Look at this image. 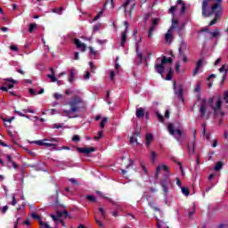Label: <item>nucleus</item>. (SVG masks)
Masks as SVG:
<instances>
[{"label": "nucleus", "mask_w": 228, "mask_h": 228, "mask_svg": "<svg viewBox=\"0 0 228 228\" xmlns=\"http://www.w3.org/2000/svg\"><path fill=\"white\" fill-rule=\"evenodd\" d=\"M99 211H100V213H101V215H102V218L104 220V219H106V210H104V208H99Z\"/></svg>", "instance_id": "obj_42"}, {"label": "nucleus", "mask_w": 228, "mask_h": 228, "mask_svg": "<svg viewBox=\"0 0 228 228\" xmlns=\"http://www.w3.org/2000/svg\"><path fill=\"white\" fill-rule=\"evenodd\" d=\"M175 10H177L176 5L171 6V8L169 9V13H171V15H175Z\"/></svg>", "instance_id": "obj_44"}, {"label": "nucleus", "mask_w": 228, "mask_h": 228, "mask_svg": "<svg viewBox=\"0 0 228 228\" xmlns=\"http://www.w3.org/2000/svg\"><path fill=\"white\" fill-rule=\"evenodd\" d=\"M214 102H215V97L210 98L208 100V104L210 108H212V110H214V113H218V111H220V108H222V100L217 99L216 102V105H214Z\"/></svg>", "instance_id": "obj_7"}, {"label": "nucleus", "mask_w": 228, "mask_h": 228, "mask_svg": "<svg viewBox=\"0 0 228 228\" xmlns=\"http://www.w3.org/2000/svg\"><path fill=\"white\" fill-rule=\"evenodd\" d=\"M0 211L3 215L8 211V206H4L2 208H0Z\"/></svg>", "instance_id": "obj_52"}, {"label": "nucleus", "mask_w": 228, "mask_h": 228, "mask_svg": "<svg viewBox=\"0 0 228 228\" xmlns=\"http://www.w3.org/2000/svg\"><path fill=\"white\" fill-rule=\"evenodd\" d=\"M15 115H19V117H26V115L22 114V112L19 110H14Z\"/></svg>", "instance_id": "obj_62"}, {"label": "nucleus", "mask_w": 228, "mask_h": 228, "mask_svg": "<svg viewBox=\"0 0 228 228\" xmlns=\"http://www.w3.org/2000/svg\"><path fill=\"white\" fill-rule=\"evenodd\" d=\"M53 97H54V99H61V97H63V95H61V94H58V93H55L54 94H53Z\"/></svg>", "instance_id": "obj_56"}, {"label": "nucleus", "mask_w": 228, "mask_h": 228, "mask_svg": "<svg viewBox=\"0 0 228 228\" xmlns=\"http://www.w3.org/2000/svg\"><path fill=\"white\" fill-rule=\"evenodd\" d=\"M173 90L175 95L178 97V100L182 101V102H184V86L182 84L177 85V82L174 81Z\"/></svg>", "instance_id": "obj_5"}, {"label": "nucleus", "mask_w": 228, "mask_h": 228, "mask_svg": "<svg viewBox=\"0 0 228 228\" xmlns=\"http://www.w3.org/2000/svg\"><path fill=\"white\" fill-rule=\"evenodd\" d=\"M86 199H87V200H89V202H96L97 199H95V196L94 195H87L86 197Z\"/></svg>", "instance_id": "obj_39"}, {"label": "nucleus", "mask_w": 228, "mask_h": 228, "mask_svg": "<svg viewBox=\"0 0 228 228\" xmlns=\"http://www.w3.org/2000/svg\"><path fill=\"white\" fill-rule=\"evenodd\" d=\"M224 167V164L222 162H217L215 167H214V170L216 172H218V170H222V167Z\"/></svg>", "instance_id": "obj_32"}, {"label": "nucleus", "mask_w": 228, "mask_h": 228, "mask_svg": "<svg viewBox=\"0 0 228 228\" xmlns=\"http://www.w3.org/2000/svg\"><path fill=\"white\" fill-rule=\"evenodd\" d=\"M31 216H32V218H34V220H37L38 224H40V221H42V217H40V216H38V215H37L35 213H32Z\"/></svg>", "instance_id": "obj_40"}, {"label": "nucleus", "mask_w": 228, "mask_h": 228, "mask_svg": "<svg viewBox=\"0 0 228 228\" xmlns=\"http://www.w3.org/2000/svg\"><path fill=\"white\" fill-rule=\"evenodd\" d=\"M158 24H159V18H154L148 32V38H152V33H154L156 28H158Z\"/></svg>", "instance_id": "obj_9"}, {"label": "nucleus", "mask_w": 228, "mask_h": 228, "mask_svg": "<svg viewBox=\"0 0 228 228\" xmlns=\"http://www.w3.org/2000/svg\"><path fill=\"white\" fill-rule=\"evenodd\" d=\"M135 117L137 118H142V117H145V110H143V108H139L136 110Z\"/></svg>", "instance_id": "obj_21"}, {"label": "nucleus", "mask_w": 228, "mask_h": 228, "mask_svg": "<svg viewBox=\"0 0 228 228\" xmlns=\"http://www.w3.org/2000/svg\"><path fill=\"white\" fill-rule=\"evenodd\" d=\"M224 99L225 102L228 104V91H225L224 94Z\"/></svg>", "instance_id": "obj_55"}, {"label": "nucleus", "mask_w": 228, "mask_h": 228, "mask_svg": "<svg viewBox=\"0 0 228 228\" xmlns=\"http://www.w3.org/2000/svg\"><path fill=\"white\" fill-rule=\"evenodd\" d=\"M131 4V0H126V3L122 5L125 9V13L127 15V6Z\"/></svg>", "instance_id": "obj_38"}, {"label": "nucleus", "mask_w": 228, "mask_h": 228, "mask_svg": "<svg viewBox=\"0 0 228 228\" xmlns=\"http://www.w3.org/2000/svg\"><path fill=\"white\" fill-rule=\"evenodd\" d=\"M104 12H106V4L103 5V9L97 13L94 20H99V19L104 15Z\"/></svg>", "instance_id": "obj_24"}, {"label": "nucleus", "mask_w": 228, "mask_h": 228, "mask_svg": "<svg viewBox=\"0 0 228 228\" xmlns=\"http://www.w3.org/2000/svg\"><path fill=\"white\" fill-rule=\"evenodd\" d=\"M67 104L70 109L62 110L61 115L62 117H68V118H77L79 115L75 113H81V111L86 110V102L79 95L73 96Z\"/></svg>", "instance_id": "obj_2"}, {"label": "nucleus", "mask_w": 228, "mask_h": 228, "mask_svg": "<svg viewBox=\"0 0 228 228\" xmlns=\"http://www.w3.org/2000/svg\"><path fill=\"white\" fill-rule=\"evenodd\" d=\"M50 71L52 72V74L47 75V77L51 79L52 83H57V85H60L61 81L58 80V78L54 77V69L50 68Z\"/></svg>", "instance_id": "obj_20"}, {"label": "nucleus", "mask_w": 228, "mask_h": 228, "mask_svg": "<svg viewBox=\"0 0 228 228\" xmlns=\"http://www.w3.org/2000/svg\"><path fill=\"white\" fill-rule=\"evenodd\" d=\"M206 111H208V103L206 100H202V102L200 108V113L201 117H206Z\"/></svg>", "instance_id": "obj_18"}, {"label": "nucleus", "mask_w": 228, "mask_h": 228, "mask_svg": "<svg viewBox=\"0 0 228 228\" xmlns=\"http://www.w3.org/2000/svg\"><path fill=\"white\" fill-rule=\"evenodd\" d=\"M159 184L162 188L164 195H168L169 190L174 188V183H172V180H170L168 176H165L164 179L159 182Z\"/></svg>", "instance_id": "obj_6"}, {"label": "nucleus", "mask_w": 228, "mask_h": 228, "mask_svg": "<svg viewBox=\"0 0 228 228\" xmlns=\"http://www.w3.org/2000/svg\"><path fill=\"white\" fill-rule=\"evenodd\" d=\"M187 151L189 156H193V154H195V135L193 140L187 145Z\"/></svg>", "instance_id": "obj_16"}, {"label": "nucleus", "mask_w": 228, "mask_h": 228, "mask_svg": "<svg viewBox=\"0 0 228 228\" xmlns=\"http://www.w3.org/2000/svg\"><path fill=\"white\" fill-rule=\"evenodd\" d=\"M61 12H63V8H55L53 9V13H58V15H61Z\"/></svg>", "instance_id": "obj_45"}, {"label": "nucleus", "mask_w": 228, "mask_h": 228, "mask_svg": "<svg viewBox=\"0 0 228 228\" xmlns=\"http://www.w3.org/2000/svg\"><path fill=\"white\" fill-rule=\"evenodd\" d=\"M201 10L203 17H211L215 13L216 18L209 23V26H215L222 15V0H203Z\"/></svg>", "instance_id": "obj_1"}, {"label": "nucleus", "mask_w": 228, "mask_h": 228, "mask_svg": "<svg viewBox=\"0 0 228 228\" xmlns=\"http://www.w3.org/2000/svg\"><path fill=\"white\" fill-rule=\"evenodd\" d=\"M227 66L224 64L219 69V72H227Z\"/></svg>", "instance_id": "obj_53"}, {"label": "nucleus", "mask_w": 228, "mask_h": 228, "mask_svg": "<svg viewBox=\"0 0 228 228\" xmlns=\"http://www.w3.org/2000/svg\"><path fill=\"white\" fill-rule=\"evenodd\" d=\"M209 35L212 38H216V37H220V31L218 28H216L214 32H209Z\"/></svg>", "instance_id": "obj_30"}, {"label": "nucleus", "mask_w": 228, "mask_h": 228, "mask_svg": "<svg viewBox=\"0 0 228 228\" xmlns=\"http://www.w3.org/2000/svg\"><path fill=\"white\" fill-rule=\"evenodd\" d=\"M37 23H31L28 27V31L29 33H33V31H35V29H37Z\"/></svg>", "instance_id": "obj_35"}, {"label": "nucleus", "mask_w": 228, "mask_h": 228, "mask_svg": "<svg viewBox=\"0 0 228 228\" xmlns=\"http://www.w3.org/2000/svg\"><path fill=\"white\" fill-rule=\"evenodd\" d=\"M99 29H101V25H99V24L94 25L93 28V33H97V31H99Z\"/></svg>", "instance_id": "obj_47"}, {"label": "nucleus", "mask_w": 228, "mask_h": 228, "mask_svg": "<svg viewBox=\"0 0 228 228\" xmlns=\"http://www.w3.org/2000/svg\"><path fill=\"white\" fill-rule=\"evenodd\" d=\"M52 220H53V222L58 221V218H61L62 216H64V218L69 217V212H67V210H64L62 212L58 211L57 212V216H54L53 214L50 215Z\"/></svg>", "instance_id": "obj_11"}, {"label": "nucleus", "mask_w": 228, "mask_h": 228, "mask_svg": "<svg viewBox=\"0 0 228 228\" xmlns=\"http://www.w3.org/2000/svg\"><path fill=\"white\" fill-rule=\"evenodd\" d=\"M172 76H174V69L172 68L169 69V71L166 77L167 81H171L172 80Z\"/></svg>", "instance_id": "obj_31"}, {"label": "nucleus", "mask_w": 228, "mask_h": 228, "mask_svg": "<svg viewBox=\"0 0 228 228\" xmlns=\"http://www.w3.org/2000/svg\"><path fill=\"white\" fill-rule=\"evenodd\" d=\"M45 147H53L54 151H58V145L51 142H45Z\"/></svg>", "instance_id": "obj_33"}, {"label": "nucleus", "mask_w": 228, "mask_h": 228, "mask_svg": "<svg viewBox=\"0 0 228 228\" xmlns=\"http://www.w3.org/2000/svg\"><path fill=\"white\" fill-rule=\"evenodd\" d=\"M24 113H35V110L33 109H26L23 110Z\"/></svg>", "instance_id": "obj_60"}, {"label": "nucleus", "mask_w": 228, "mask_h": 228, "mask_svg": "<svg viewBox=\"0 0 228 228\" xmlns=\"http://www.w3.org/2000/svg\"><path fill=\"white\" fill-rule=\"evenodd\" d=\"M74 44H75L76 47L77 49H80V51L82 53H85L86 51V45L85 43L81 42V40L76 38L74 40Z\"/></svg>", "instance_id": "obj_15"}, {"label": "nucleus", "mask_w": 228, "mask_h": 228, "mask_svg": "<svg viewBox=\"0 0 228 228\" xmlns=\"http://www.w3.org/2000/svg\"><path fill=\"white\" fill-rule=\"evenodd\" d=\"M14 118H15V117H12L11 118H3L5 127H8V124H6V122H8L9 124H12V122Z\"/></svg>", "instance_id": "obj_37"}, {"label": "nucleus", "mask_w": 228, "mask_h": 228, "mask_svg": "<svg viewBox=\"0 0 228 228\" xmlns=\"http://www.w3.org/2000/svg\"><path fill=\"white\" fill-rule=\"evenodd\" d=\"M167 63H173L172 58L163 56L161 59L159 57L155 62V71L158 74H160L162 77H163V72H165V65H167Z\"/></svg>", "instance_id": "obj_3"}, {"label": "nucleus", "mask_w": 228, "mask_h": 228, "mask_svg": "<svg viewBox=\"0 0 228 228\" xmlns=\"http://www.w3.org/2000/svg\"><path fill=\"white\" fill-rule=\"evenodd\" d=\"M188 45L184 40H182L178 48V59H180L183 63H188V56L186 55Z\"/></svg>", "instance_id": "obj_4"}, {"label": "nucleus", "mask_w": 228, "mask_h": 228, "mask_svg": "<svg viewBox=\"0 0 228 228\" xmlns=\"http://www.w3.org/2000/svg\"><path fill=\"white\" fill-rule=\"evenodd\" d=\"M175 69L176 72L179 74L181 72V63L176 62Z\"/></svg>", "instance_id": "obj_48"}, {"label": "nucleus", "mask_w": 228, "mask_h": 228, "mask_svg": "<svg viewBox=\"0 0 228 228\" xmlns=\"http://www.w3.org/2000/svg\"><path fill=\"white\" fill-rule=\"evenodd\" d=\"M151 159L152 161H156V151H151Z\"/></svg>", "instance_id": "obj_64"}, {"label": "nucleus", "mask_w": 228, "mask_h": 228, "mask_svg": "<svg viewBox=\"0 0 228 228\" xmlns=\"http://www.w3.org/2000/svg\"><path fill=\"white\" fill-rule=\"evenodd\" d=\"M204 62V60L200 59L197 63H196V68L193 69L192 71V75L196 76L199 74V70H200V69H202V63Z\"/></svg>", "instance_id": "obj_19"}, {"label": "nucleus", "mask_w": 228, "mask_h": 228, "mask_svg": "<svg viewBox=\"0 0 228 228\" xmlns=\"http://www.w3.org/2000/svg\"><path fill=\"white\" fill-rule=\"evenodd\" d=\"M108 42V40H102V39H98L97 40V44H99L100 45H102L103 44H106Z\"/></svg>", "instance_id": "obj_59"}, {"label": "nucleus", "mask_w": 228, "mask_h": 228, "mask_svg": "<svg viewBox=\"0 0 228 228\" xmlns=\"http://www.w3.org/2000/svg\"><path fill=\"white\" fill-rule=\"evenodd\" d=\"M90 50V54H93V56H94V58L97 56V54H99V52L95 51V49H94V47H89Z\"/></svg>", "instance_id": "obj_41"}, {"label": "nucleus", "mask_w": 228, "mask_h": 228, "mask_svg": "<svg viewBox=\"0 0 228 228\" xmlns=\"http://www.w3.org/2000/svg\"><path fill=\"white\" fill-rule=\"evenodd\" d=\"M77 151L80 152L81 154H86V156H88V154H91V152H95V148L89 147V148H79L77 147Z\"/></svg>", "instance_id": "obj_12"}, {"label": "nucleus", "mask_w": 228, "mask_h": 228, "mask_svg": "<svg viewBox=\"0 0 228 228\" xmlns=\"http://www.w3.org/2000/svg\"><path fill=\"white\" fill-rule=\"evenodd\" d=\"M95 222H96V224H98V225L100 227H104V224H102V222H101V220L97 219V217H95Z\"/></svg>", "instance_id": "obj_57"}, {"label": "nucleus", "mask_w": 228, "mask_h": 228, "mask_svg": "<svg viewBox=\"0 0 228 228\" xmlns=\"http://www.w3.org/2000/svg\"><path fill=\"white\" fill-rule=\"evenodd\" d=\"M5 158H6L7 163H12L13 168H18L17 163L13 162V160L12 159V156L6 155Z\"/></svg>", "instance_id": "obj_27"}, {"label": "nucleus", "mask_w": 228, "mask_h": 228, "mask_svg": "<svg viewBox=\"0 0 228 228\" xmlns=\"http://www.w3.org/2000/svg\"><path fill=\"white\" fill-rule=\"evenodd\" d=\"M69 77L68 78L69 83H70V85H72V83H74V79H76V74H77V70H76L75 69H71L68 70Z\"/></svg>", "instance_id": "obj_17"}, {"label": "nucleus", "mask_w": 228, "mask_h": 228, "mask_svg": "<svg viewBox=\"0 0 228 228\" xmlns=\"http://www.w3.org/2000/svg\"><path fill=\"white\" fill-rule=\"evenodd\" d=\"M106 124H108V118H103L100 125L101 129H104V126H106Z\"/></svg>", "instance_id": "obj_36"}, {"label": "nucleus", "mask_w": 228, "mask_h": 228, "mask_svg": "<svg viewBox=\"0 0 228 228\" xmlns=\"http://www.w3.org/2000/svg\"><path fill=\"white\" fill-rule=\"evenodd\" d=\"M149 206L150 208H151V209H153V211H158L159 213H162L161 209L158 207H156V203H154V201H149Z\"/></svg>", "instance_id": "obj_25"}, {"label": "nucleus", "mask_w": 228, "mask_h": 228, "mask_svg": "<svg viewBox=\"0 0 228 228\" xmlns=\"http://www.w3.org/2000/svg\"><path fill=\"white\" fill-rule=\"evenodd\" d=\"M177 4H182L180 13L183 15V13H184V12H186V4H184V2L183 0H178Z\"/></svg>", "instance_id": "obj_26"}, {"label": "nucleus", "mask_w": 228, "mask_h": 228, "mask_svg": "<svg viewBox=\"0 0 228 228\" xmlns=\"http://www.w3.org/2000/svg\"><path fill=\"white\" fill-rule=\"evenodd\" d=\"M154 136L152 134H146V147H151V143L152 142Z\"/></svg>", "instance_id": "obj_22"}, {"label": "nucleus", "mask_w": 228, "mask_h": 228, "mask_svg": "<svg viewBox=\"0 0 228 228\" xmlns=\"http://www.w3.org/2000/svg\"><path fill=\"white\" fill-rule=\"evenodd\" d=\"M80 140H81V138L77 134H75L72 137V142H79Z\"/></svg>", "instance_id": "obj_51"}, {"label": "nucleus", "mask_w": 228, "mask_h": 228, "mask_svg": "<svg viewBox=\"0 0 228 228\" xmlns=\"http://www.w3.org/2000/svg\"><path fill=\"white\" fill-rule=\"evenodd\" d=\"M174 29H175V26H171L167 32L165 34V40L166 42H170L172 38H174Z\"/></svg>", "instance_id": "obj_14"}, {"label": "nucleus", "mask_w": 228, "mask_h": 228, "mask_svg": "<svg viewBox=\"0 0 228 228\" xmlns=\"http://www.w3.org/2000/svg\"><path fill=\"white\" fill-rule=\"evenodd\" d=\"M45 142H49V140L44 139L39 141H33L31 143H36V145H40L42 147L45 144Z\"/></svg>", "instance_id": "obj_29"}, {"label": "nucleus", "mask_w": 228, "mask_h": 228, "mask_svg": "<svg viewBox=\"0 0 228 228\" xmlns=\"http://www.w3.org/2000/svg\"><path fill=\"white\" fill-rule=\"evenodd\" d=\"M5 81H7V83H5V86H7V88H9V89L13 88V85H15V83H17L15 80H13L12 78H7V79H5Z\"/></svg>", "instance_id": "obj_23"}, {"label": "nucleus", "mask_w": 228, "mask_h": 228, "mask_svg": "<svg viewBox=\"0 0 228 228\" xmlns=\"http://www.w3.org/2000/svg\"><path fill=\"white\" fill-rule=\"evenodd\" d=\"M156 116L159 118V122H163L164 120L163 115H161L159 112L157 111Z\"/></svg>", "instance_id": "obj_49"}, {"label": "nucleus", "mask_w": 228, "mask_h": 228, "mask_svg": "<svg viewBox=\"0 0 228 228\" xmlns=\"http://www.w3.org/2000/svg\"><path fill=\"white\" fill-rule=\"evenodd\" d=\"M161 170H164V172H166L167 174H170V169L167 167V165L158 166L155 172V179H158V177H159V172H161Z\"/></svg>", "instance_id": "obj_10"}, {"label": "nucleus", "mask_w": 228, "mask_h": 228, "mask_svg": "<svg viewBox=\"0 0 228 228\" xmlns=\"http://www.w3.org/2000/svg\"><path fill=\"white\" fill-rule=\"evenodd\" d=\"M167 131L169 132L171 136H174L176 140H179V138H181V136H183V132L180 129L175 130V128H174L173 124H169L167 126Z\"/></svg>", "instance_id": "obj_8"}, {"label": "nucleus", "mask_w": 228, "mask_h": 228, "mask_svg": "<svg viewBox=\"0 0 228 228\" xmlns=\"http://www.w3.org/2000/svg\"><path fill=\"white\" fill-rule=\"evenodd\" d=\"M84 79H86V80L90 79V72L87 71V72L84 75Z\"/></svg>", "instance_id": "obj_63"}, {"label": "nucleus", "mask_w": 228, "mask_h": 228, "mask_svg": "<svg viewBox=\"0 0 228 228\" xmlns=\"http://www.w3.org/2000/svg\"><path fill=\"white\" fill-rule=\"evenodd\" d=\"M57 151H70V147L62 146V147L57 148Z\"/></svg>", "instance_id": "obj_50"}, {"label": "nucleus", "mask_w": 228, "mask_h": 228, "mask_svg": "<svg viewBox=\"0 0 228 228\" xmlns=\"http://www.w3.org/2000/svg\"><path fill=\"white\" fill-rule=\"evenodd\" d=\"M61 127H63V124L61 123L53 124V129H61Z\"/></svg>", "instance_id": "obj_46"}, {"label": "nucleus", "mask_w": 228, "mask_h": 228, "mask_svg": "<svg viewBox=\"0 0 228 228\" xmlns=\"http://www.w3.org/2000/svg\"><path fill=\"white\" fill-rule=\"evenodd\" d=\"M126 42H127V35L122 34V36H121V42H120L121 47H124L126 45Z\"/></svg>", "instance_id": "obj_28"}, {"label": "nucleus", "mask_w": 228, "mask_h": 228, "mask_svg": "<svg viewBox=\"0 0 228 228\" xmlns=\"http://www.w3.org/2000/svg\"><path fill=\"white\" fill-rule=\"evenodd\" d=\"M101 138H102V130L98 132V136H95L94 140H101Z\"/></svg>", "instance_id": "obj_54"}, {"label": "nucleus", "mask_w": 228, "mask_h": 228, "mask_svg": "<svg viewBox=\"0 0 228 228\" xmlns=\"http://www.w3.org/2000/svg\"><path fill=\"white\" fill-rule=\"evenodd\" d=\"M182 193L188 197L190 195V190L187 187H181Z\"/></svg>", "instance_id": "obj_34"}, {"label": "nucleus", "mask_w": 228, "mask_h": 228, "mask_svg": "<svg viewBox=\"0 0 228 228\" xmlns=\"http://www.w3.org/2000/svg\"><path fill=\"white\" fill-rule=\"evenodd\" d=\"M134 142L135 143H138V139L134 138V136H132L130 138V143H134Z\"/></svg>", "instance_id": "obj_61"}, {"label": "nucleus", "mask_w": 228, "mask_h": 228, "mask_svg": "<svg viewBox=\"0 0 228 228\" xmlns=\"http://www.w3.org/2000/svg\"><path fill=\"white\" fill-rule=\"evenodd\" d=\"M135 50H136V56L139 60V61L137 62V65H142V63H143V60H147V59L143 58V54L142 53V52H140L138 42H136L135 44Z\"/></svg>", "instance_id": "obj_13"}, {"label": "nucleus", "mask_w": 228, "mask_h": 228, "mask_svg": "<svg viewBox=\"0 0 228 228\" xmlns=\"http://www.w3.org/2000/svg\"><path fill=\"white\" fill-rule=\"evenodd\" d=\"M12 206H15L17 204V200H15V194H12V200L11 202Z\"/></svg>", "instance_id": "obj_58"}, {"label": "nucleus", "mask_w": 228, "mask_h": 228, "mask_svg": "<svg viewBox=\"0 0 228 228\" xmlns=\"http://www.w3.org/2000/svg\"><path fill=\"white\" fill-rule=\"evenodd\" d=\"M201 86H202V84L200 82H198L197 85H196V87L194 89V92H196V93L200 92Z\"/></svg>", "instance_id": "obj_43"}]
</instances>
